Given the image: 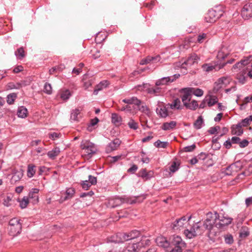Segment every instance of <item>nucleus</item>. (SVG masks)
<instances>
[{
	"label": "nucleus",
	"instance_id": "obj_32",
	"mask_svg": "<svg viewBox=\"0 0 252 252\" xmlns=\"http://www.w3.org/2000/svg\"><path fill=\"white\" fill-rule=\"evenodd\" d=\"M236 68V69H237ZM239 70H241L239 74L237 75V78L239 80V82L242 84H244L245 82L246 77L245 74L246 72L244 67L242 68H238Z\"/></svg>",
	"mask_w": 252,
	"mask_h": 252
},
{
	"label": "nucleus",
	"instance_id": "obj_29",
	"mask_svg": "<svg viewBox=\"0 0 252 252\" xmlns=\"http://www.w3.org/2000/svg\"><path fill=\"white\" fill-rule=\"evenodd\" d=\"M75 193V190L73 188H70L66 189L65 192V196L62 197L61 200L63 201L72 198Z\"/></svg>",
	"mask_w": 252,
	"mask_h": 252
},
{
	"label": "nucleus",
	"instance_id": "obj_53",
	"mask_svg": "<svg viewBox=\"0 0 252 252\" xmlns=\"http://www.w3.org/2000/svg\"><path fill=\"white\" fill-rule=\"evenodd\" d=\"M44 92L47 94H51L52 88L50 84L46 83L44 86Z\"/></svg>",
	"mask_w": 252,
	"mask_h": 252
},
{
	"label": "nucleus",
	"instance_id": "obj_60",
	"mask_svg": "<svg viewBox=\"0 0 252 252\" xmlns=\"http://www.w3.org/2000/svg\"><path fill=\"white\" fill-rule=\"evenodd\" d=\"M224 241L226 244H231L233 242V238L231 235H227L224 237Z\"/></svg>",
	"mask_w": 252,
	"mask_h": 252
},
{
	"label": "nucleus",
	"instance_id": "obj_43",
	"mask_svg": "<svg viewBox=\"0 0 252 252\" xmlns=\"http://www.w3.org/2000/svg\"><path fill=\"white\" fill-rule=\"evenodd\" d=\"M202 68L203 71L209 72L215 69V66L209 63H206L202 65Z\"/></svg>",
	"mask_w": 252,
	"mask_h": 252
},
{
	"label": "nucleus",
	"instance_id": "obj_51",
	"mask_svg": "<svg viewBox=\"0 0 252 252\" xmlns=\"http://www.w3.org/2000/svg\"><path fill=\"white\" fill-rule=\"evenodd\" d=\"M192 94L196 96H201L203 94V91L200 89L192 88Z\"/></svg>",
	"mask_w": 252,
	"mask_h": 252
},
{
	"label": "nucleus",
	"instance_id": "obj_38",
	"mask_svg": "<svg viewBox=\"0 0 252 252\" xmlns=\"http://www.w3.org/2000/svg\"><path fill=\"white\" fill-rule=\"evenodd\" d=\"M28 110L27 108L24 106L19 107L17 111V115L20 118H25L27 116Z\"/></svg>",
	"mask_w": 252,
	"mask_h": 252
},
{
	"label": "nucleus",
	"instance_id": "obj_56",
	"mask_svg": "<svg viewBox=\"0 0 252 252\" xmlns=\"http://www.w3.org/2000/svg\"><path fill=\"white\" fill-rule=\"evenodd\" d=\"M99 121V120L97 118H95L94 119L91 120V122L88 126V130L89 131H92V127L96 125Z\"/></svg>",
	"mask_w": 252,
	"mask_h": 252
},
{
	"label": "nucleus",
	"instance_id": "obj_50",
	"mask_svg": "<svg viewBox=\"0 0 252 252\" xmlns=\"http://www.w3.org/2000/svg\"><path fill=\"white\" fill-rule=\"evenodd\" d=\"M127 125L130 129L136 130L138 128V125L133 119H130L127 123Z\"/></svg>",
	"mask_w": 252,
	"mask_h": 252
},
{
	"label": "nucleus",
	"instance_id": "obj_48",
	"mask_svg": "<svg viewBox=\"0 0 252 252\" xmlns=\"http://www.w3.org/2000/svg\"><path fill=\"white\" fill-rule=\"evenodd\" d=\"M71 96V93L68 90L63 91L61 94V97L63 100H67Z\"/></svg>",
	"mask_w": 252,
	"mask_h": 252
},
{
	"label": "nucleus",
	"instance_id": "obj_44",
	"mask_svg": "<svg viewBox=\"0 0 252 252\" xmlns=\"http://www.w3.org/2000/svg\"><path fill=\"white\" fill-rule=\"evenodd\" d=\"M203 120L201 116H199L194 123V126L196 129H200L202 127Z\"/></svg>",
	"mask_w": 252,
	"mask_h": 252
},
{
	"label": "nucleus",
	"instance_id": "obj_57",
	"mask_svg": "<svg viewBox=\"0 0 252 252\" xmlns=\"http://www.w3.org/2000/svg\"><path fill=\"white\" fill-rule=\"evenodd\" d=\"M49 138L53 140H55L60 138V136H61V133H57V132L50 133L49 134Z\"/></svg>",
	"mask_w": 252,
	"mask_h": 252
},
{
	"label": "nucleus",
	"instance_id": "obj_35",
	"mask_svg": "<svg viewBox=\"0 0 252 252\" xmlns=\"http://www.w3.org/2000/svg\"><path fill=\"white\" fill-rule=\"evenodd\" d=\"M229 79L226 77H222L219 78L218 81L215 83L218 86V89L221 88L222 85H225L229 83Z\"/></svg>",
	"mask_w": 252,
	"mask_h": 252
},
{
	"label": "nucleus",
	"instance_id": "obj_25",
	"mask_svg": "<svg viewBox=\"0 0 252 252\" xmlns=\"http://www.w3.org/2000/svg\"><path fill=\"white\" fill-rule=\"evenodd\" d=\"M169 76L168 77H164L161 79L158 80L156 82V86H164L169 84L172 82Z\"/></svg>",
	"mask_w": 252,
	"mask_h": 252
},
{
	"label": "nucleus",
	"instance_id": "obj_41",
	"mask_svg": "<svg viewBox=\"0 0 252 252\" xmlns=\"http://www.w3.org/2000/svg\"><path fill=\"white\" fill-rule=\"evenodd\" d=\"M157 112L161 117L165 118L168 116V112L165 107H161L159 110L157 108Z\"/></svg>",
	"mask_w": 252,
	"mask_h": 252
},
{
	"label": "nucleus",
	"instance_id": "obj_46",
	"mask_svg": "<svg viewBox=\"0 0 252 252\" xmlns=\"http://www.w3.org/2000/svg\"><path fill=\"white\" fill-rule=\"evenodd\" d=\"M17 94L16 93H11L7 96V102L9 104H11L17 98Z\"/></svg>",
	"mask_w": 252,
	"mask_h": 252
},
{
	"label": "nucleus",
	"instance_id": "obj_59",
	"mask_svg": "<svg viewBox=\"0 0 252 252\" xmlns=\"http://www.w3.org/2000/svg\"><path fill=\"white\" fill-rule=\"evenodd\" d=\"M49 171V168L44 166H40L39 168V175H42L43 173L46 174Z\"/></svg>",
	"mask_w": 252,
	"mask_h": 252
},
{
	"label": "nucleus",
	"instance_id": "obj_1",
	"mask_svg": "<svg viewBox=\"0 0 252 252\" xmlns=\"http://www.w3.org/2000/svg\"><path fill=\"white\" fill-rule=\"evenodd\" d=\"M212 229L216 227L220 229H222L232 222V219L223 215H220L218 213L213 214L211 212L207 213Z\"/></svg>",
	"mask_w": 252,
	"mask_h": 252
},
{
	"label": "nucleus",
	"instance_id": "obj_11",
	"mask_svg": "<svg viewBox=\"0 0 252 252\" xmlns=\"http://www.w3.org/2000/svg\"><path fill=\"white\" fill-rule=\"evenodd\" d=\"M241 15L245 19L252 17V3L249 2L244 5L241 10Z\"/></svg>",
	"mask_w": 252,
	"mask_h": 252
},
{
	"label": "nucleus",
	"instance_id": "obj_23",
	"mask_svg": "<svg viewBox=\"0 0 252 252\" xmlns=\"http://www.w3.org/2000/svg\"><path fill=\"white\" fill-rule=\"evenodd\" d=\"M122 102L128 104H134L136 106H139L141 104V101L136 97L133 96L129 98H125L122 100Z\"/></svg>",
	"mask_w": 252,
	"mask_h": 252
},
{
	"label": "nucleus",
	"instance_id": "obj_39",
	"mask_svg": "<svg viewBox=\"0 0 252 252\" xmlns=\"http://www.w3.org/2000/svg\"><path fill=\"white\" fill-rule=\"evenodd\" d=\"M250 235V231L248 227L243 226L239 233V237L241 238H244L248 237Z\"/></svg>",
	"mask_w": 252,
	"mask_h": 252
},
{
	"label": "nucleus",
	"instance_id": "obj_10",
	"mask_svg": "<svg viewBox=\"0 0 252 252\" xmlns=\"http://www.w3.org/2000/svg\"><path fill=\"white\" fill-rule=\"evenodd\" d=\"M137 243H129L124 250V252H137L139 249L144 246V240L140 239Z\"/></svg>",
	"mask_w": 252,
	"mask_h": 252
},
{
	"label": "nucleus",
	"instance_id": "obj_54",
	"mask_svg": "<svg viewBox=\"0 0 252 252\" xmlns=\"http://www.w3.org/2000/svg\"><path fill=\"white\" fill-rule=\"evenodd\" d=\"M179 166V164L176 161H174L170 166L169 170L171 172L174 173L178 170Z\"/></svg>",
	"mask_w": 252,
	"mask_h": 252
},
{
	"label": "nucleus",
	"instance_id": "obj_61",
	"mask_svg": "<svg viewBox=\"0 0 252 252\" xmlns=\"http://www.w3.org/2000/svg\"><path fill=\"white\" fill-rule=\"evenodd\" d=\"M119 110L122 111H125L127 113H131L132 111L131 107L128 105L122 106L121 108H120Z\"/></svg>",
	"mask_w": 252,
	"mask_h": 252
},
{
	"label": "nucleus",
	"instance_id": "obj_20",
	"mask_svg": "<svg viewBox=\"0 0 252 252\" xmlns=\"http://www.w3.org/2000/svg\"><path fill=\"white\" fill-rule=\"evenodd\" d=\"M39 189L36 188L32 189L29 193V197L32 199L33 203H36L38 202V193L39 192Z\"/></svg>",
	"mask_w": 252,
	"mask_h": 252
},
{
	"label": "nucleus",
	"instance_id": "obj_14",
	"mask_svg": "<svg viewBox=\"0 0 252 252\" xmlns=\"http://www.w3.org/2000/svg\"><path fill=\"white\" fill-rule=\"evenodd\" d=\"M171 244L174 247L184 249L186 247V243L182 240L181 237L174 236L171 241Z\"/></svg>",
	"mask_w": 252,
	"mask_h": 252
},
{
	"label": "nucleus",
	"instance_id": "obj_33",
	"mask_svg": "<svg viewBox=\"0 0 252 252\" xmlns=\"http://www.w3.org/2000/svg\"><path fill=\"white\" fill-rule=\"evenodd\" d=\"M35 172L36 166L32 164H29L27 168V176L30 178H32L34 175Z\"/></svg>",
	"mask_w": 252,
	"mask_h": 252
},
{
	"label": "nucleus",
	"instance_id": "obj_16",
	"mask_svg": "<svg viewBox=\"0 0 252 252\" xmlns=\"http://www.w3.org/2000/svg\"><path fill=\"white\" fill-rule=\"evenodd\" d=\"M110 83L107 80H103L97 84L94 91V94L97 95L98 92L105 89L108 87Z\"/></svg>",
	"mask_w": 252,
	"mask_h": 252
},
{
	"label": "nucleus",
	"instance_id": "obj_22",
	"mask_svg": "<svg viewBox=\"0 0 252 252\" xmlns=\"http://www.w3.org/2000/svg\"><path fill=\"white\" fill-rule=\"evenodd\" d=\"M242 126L238 123L231 126V133L233 135H241L243 133Z\"/></svg>",
	"mask_w": 252,
	"mask_h": 252
},
{
	"label": "nucleus",
	"instance_id": "obj_40",
	"mask_svg": "<svg viewBox=\"0 0 252 252\" xmlns=\"http://www.w3.org/2000/svg\"><path fill=\"white\" fill-rule=\"evenodd\" d=\"M22 87V84L21 83H14L10 82L7 85V89H19Z\"/></svg>",
	"mask_w": 252,
	"mask_h": 252
},
{
	"label": "nucleus",
	"instance_id": "obj_5",
	"mask_svg": "<svg viewBox=\"0 0 252 252\" xmlns=\"http://www.w3.org/2000/svg\"><path fill=\"white\" fill-rule=\"evenodd\" d=\"M149 86V84L146 83L137 86V88L139 91L146 92L155 96L159 95L162 93L161 87L156 86L155 87L150 88Z\"/></svg>",
	"mask_w": 252,
	"mask_h": 252
},
{
	"label": "nucleus",
	"instance_id": "obj_58",
	"mask_svg": "<svg viewBox=\"0 0 252 252\" xmlns=\"http://www.w3.org/2000/svg\"><path fill=\"white\" fill-rule=\"evenodd\" d=\"M81 186L85 190H88L92 186L91 184L87 180L82 182Z\"/></svg>",
	"mask_w": 252,
	"mask_h": 252
},
{
	"label": "nucleus",
	"instance_id": "obj_3",
	"mask_svg": "<svg viewBox=\"0 0 252 252\" xmlns=\"http://www.w3.org/2000/svg\"><path fill=\"white\" fill-rule=\"evenodd\" d=\"M9 234L12 236H16L20 234L22 230V223L20 220L13 218L9 222Z\"/></svg>",
	"mask_w": 252,
	"mask_h": 252
},
{
	"label": "nucleus",
	"instance_id": "obj_47",
	"mask_svg": "<svg viewBox=\"0 0 252 252\" xmlns=\"http://www.w3.org/2000/svg\"><path fill=\"white\" fill-rule=\"evenodd\" d=\"M15 55L19 59H22L25 57V52L23 48H18L15 52Z\"/></svg>",
	"mask_w": 252,
	"mask_h": 252
},
{
	"label": "nucleus",
	"instance_id": "obj_49",
	"mask_svg": "<svg viewBox=\"0 0 252 252\" xmlns=\"http://www.w3.org/2000/svg\"><path fill=\"white\" fill-rule=\"evenodd\" d=\"M252 121V116H249L248 117L243 119L239 124L242 126H246L250 124V123Z\"/></svg>",
	"mask_w": 252,
	"mask_h": 252
},
{
	"label": "nucleus",
	"instance_id": "obj_7",
	"mask_svg": "<svg viewBox=\"0 0 252 252\" xmlns=\"http://www.w3.org/2000/svg\"><path fill=\"white\" fill-rule=\"evenodd\" d=\"M192 88H184L180 90L179 92L182 94L181 98L183 104L187 102H189L192 97Z\"/></svg>",
	"mask_w": 252,
	"mask_h": 252
},
{
	"label": "nucleus",
	"instance_id": "obj_52",
	"mask_svg": "<svg viewBox=\"0 0 252 252\" xmlns=\"http://www.w3.org/2000/svg\"><path fill=\"white\" fill-rule=\"evenodd\" d=\"M168 143L167 142H161L160 140H157L155 142L154 145L156 147H160L165 148L167 147Z\"/></svg>",
	"mask_w": 252,
	"mask_h": 252
},
{
	"label": "nucleus",
	"instance_id": "obj_12",
	"mask_svg": "<svg viewBox=\"0 0 252 252\" xmlns=\"http://www.w3.org/2000/svg\"><path fill=\"white\" fill-rule=\"evenodd\" d=\"M252 61V55H249L247 57H245L244 59L242 60L240 62H238L235 64L233 67L232 69L235 70L236 68H242L244 67L245 65L248 64Z\"/></svg>",
	"mask_w": 252,
	"mask_h": 252
},
{
	"label": "nucleus",
	"instance_id": "obj_2",
	"mask_svg": "<svg viewBox=\"0 0 252 252\" xmlns=\"http://www.w3.org/2000/svg\"><path fill=\"white\" fill-rule=\"evenodd\" d=\"M193 227L195 231L197 236L203 234L206 230H207L209 233H211L213 230L211 224L210 223L207 215H206V219L203 222H201L199 221L195 223L193 225Z\"/></svg>",
	"mask_w": 252,
	"mask_h": 252
},
{
	"label": "nucleus",
	"instance_id": "obj_63",
	"mask_svg": "<svg viewBox=\"0 0 252 252\" xmlns=\"http://www.w3.org/2000/svg\"><path fill=\"white\" fill-rule=\"evenodd\" d=\"M196 147L195 144H192L190 146H188L184 148V151L186 152H190L193 151Z\"/></svg>",
	"mask_w": 252,
	"mask_h": 252
},
{
	"label": "nucleus",
	"instance_id": "obj_21",
	"mask_svg": "<svg viewBox=\"0 0 252 252\" xmlns=\"http://www.w3.org/2000/svg\"><path fill=\"white\" fill-rule=\"evenodd\" d=\"M155 241L158 246L163 248H167L169 245L166 238L163 236L158 237Z\"/></svg>",
	"mask_w": 252,
	"mask_h": 252
},
{
	"label": "nucleus",
	"instance_id": "obj_37",
	"mask_svg": "<svg viewBox=\"0 0 252 252\" xmlns=\"http://www.w3.org/2000/svg\"><path fill=\"white\" fill-rule=\"evenodd\" d=\"M80 111L78 109H75L73 110L71 113L70 115V119L74 121H79V119L80 118Z\"/></svg>",
	"mask_w": 252,
	"mask_h": 252
},
{
	"label": "nucleus",
	"instance_id": "obj_18",
	"mask_svg": "<svg viewBox=\"0 0 252 252\" xmlns=\"http://www.w3.org/2000/svg\"><path fill=\"white\" fill-rule=\"evenodd\" d=\"M125 234V241H128L130 240H133L134 239H137L140 235V232L136 230H134L131 231V232L127 233Z\"/></svg>",
	"mask_w": 252,
	"mask_h": 252
},
{
	"label": "nucleus",
	"instance_id": "obj_30",
	"mask_svg": "<svg viewBox=\"0 0 252 252\" xmlns=\"http://www.w3.org/2000/svg\"><path fill=\"white\" fill-rule=\"evenodd\" d=\"M176 122L175 121H171L163 124L161 128L164 130H169L173 129L176 126Z\"/></svg>",
	"mask_w": 252,
	"mask_h": 252
},
{
	"label": "nucleus",
	"instance_id": "obj_17",
	"mask_svg": "<svg viewBox=\"0 0 252 252\" xmlns=\"http://www.w3.org/2000/svg\"><path fill=\"white\" fill-rule=\"evenodd\" d=\"M23 176V170L22 169L16 170L12 171V176L11 181L16 182L21 180Z\"/></svg>",
	"mask_w": 252,
	"mask_h": 252
},
{
	"label": "nucleus",
	"instance_id": "obj_15",
	"mask_svg": "<svg viewBox=\"0 0 252 252\" xmlns=\"http://www.w3.org/2000/svg\"><path fill=\"white\" fill-rule=\"evenodd\" d=\"M125 234L122 233H119L116 235H114L110 237L108 240L110 242L115 243H119L125 241Z\"/></svg>",
	"mask_w": 252,
	"mask_h": 252
},
{
	"label": "nucleus",
	"instance_id": "obj_28",
	"mask_svg": "<svg viewBox=\"0 0 252 252\" xmlns=\"http://www.w3.org/2000/svg\"><path fill=\"white\" fill-rule=\"evenodd\" d=\"M209 107L212 106L218 102V98L215 95H209L205 98Z\"/></svg>",
	"mask_w": 252,
	"mask_h": 252
},
{
	"label": "nucleus",
	"instance_id": "obj_4",
	"mask_svg": "<svg viewBox=\"0 0 252 252\" xmlns=\"http://www.w3.org/2000/svg\"><path fill=\"white\" fill-rule=\"evenodd\" d=\"M191 218V216H189L188 219L184 216L179 219H177L171 224V227L176 231H179L187 228Z\"/></svg>",
	"mask_w": 252,
	"mask_h": 252
},
{
	"label": "nucleus",
	"instance_id": "obj_8",
	"mask_svg": "<svg viewBox=\"0 0 252 252\" xmlns=\"http://www.w3.org/2000/svg\"><path fill=\"white\" fill-rule=\"evenodd\" d=\"M222 13L217 12L215 9L209 10L205 17V20L207 23H214L221 17Z\"/></svg>",
	"mask_w": 252,
	"mask_h": 252
},
{
	"label": "nucleus",
	"instance_id": "obj_27",
	"mask_svg": "<svg viewBox=\"0 0 252 252\" xmlns=\"http://www.w3.org/2000/svg\"><path fill=\"white\" fill-rule=\"evenodd\" d=\"M184 106L188 109L194 110H195L198 106L197 101L193 100L192 101H190L189 102H185L184 104Z\"/></svg>",
	"mask_w": 252,
	"mask_h": 252
},
{
	"label": "nucleus",
	"instance_id": "obj_64",
	"mask_svg": "<svg viewBox=\"0 0 252 252\" xmlns=\"http://www.w3.org/2000/svg\"><path fill=\"white\" fill-rule=\"evenodd\" d=\"M206 34L204 33L199 34L197 37V41L199 43H202L203 40L206 38Z\"/></svg>",
	"mask_w": 252,
	"mask_h": 252
},
{
	"label": "nucleus",
	"instance_id": "obj_6",
	"mask_svg": "<svg viewBox=\"0 0 252 252\" xmlns=\"http://www.w3.org/2000/svg\"><path fill=\"white\" fill-rule=\"evenodd\" d=\"M81 147L84 150L85 156L91 157L93 154L95 153L96 148L94 144L89 141H85L81 144Z\"/></svg>",
	"mask_w": 252,
	"mask_h": 252
},
{
	"label": "nucleus",
	"instance_id": "obj_42",
	"mask_svg": "<svg viewBox=\"0 0 252 252\" xmlns=\"http://www.w3.org/2000/svg\"><path fill=\"white\" fill-rule=\"evenodd\" d=\"M112 122L116 125L119 124L122 121L121 117L116 113H112L111 115Z\"/></svg>",
	"mask_w": 252,
	"mask_h": 252
},
{
	"label": "nucleus",
	"instance_id": "obj_62",
	"mask_svg": "<svg viewBox=\"0 0 252 252\" xmlns=\"http://www.w3.org/2000/svg\"><path fill=\"white\" fill-rule=\"evenodd\" d=\"M220 129V127L219 126H216L210 128V129L208 130V132L211 134H215Z\"/></svg>",
	"mask_w": 252,
	"mask_h": 252
},
{
	"label": "nucleus",
	"instance_id": "obj_26",
	"mask_svg": "<svg viewBox=\"0 0 252 252\" xmlns=\"http://www.w3.org/2000/svg\"><path fill=\"white\" fill-rule=\"evenodd\" d=\"M60 149L56 147L47 153V156L50 159H54L60 153Z\"/></svg>",
	"mask_w": 252,
	"mask_h": 252
},
{
	"label": "nucleus",
	"instance_id": "obj_24",
	"mask_svg": "<svg viewBox=\"0 0 252 252\" xmlns=\"http://www.w3.org/2000/svg\"><path fill=\"white\" fill-rule=\"evenodd\" d=\"M184 234L189 239L193 238L197 236L194 229H193V225L190 229L186 228L184 230Z\"/></svg>",
	"mask_w": 252,
	"mask_h": 252
},
{
	"label": "nucleus",
	"instance_id": "obj_19",
	"mask_svg": "<svg viewBox=\"0 0 252 252\" xmlns=\"http://www.w3.org/2000/svg\"><path fill=\"white\" fill-rule=\"evenodd\" d=\"M169 105L170 108L173 110H182L185 107L184 105H182L181 100L178 98L174 99Z\"/></svg>",
	"mask_w": 252,
	"mask_h": 252
},
{
	"label": "nucleus",
	"instance_id": "obj_31",
	"mask_svg": "<svg viewBox=\"0 0 252 252\" xmlns=\"http://www.w3.org/2000/svg\"><path fill=\"white\" fill-rule=\"evenodd\" d=\"M239 163L236 162L235 163L231 164L230 166H228L226 170L227 171V175H231L232 174V172H236L239 170L240 168L239 166L237 165Z\"/></svg>",
	"mask_w": 252,
	"mask_h": 252
},
{
	"label": "nucleus",
	"instance_id": "obj_36",
	"mask_svg": "<svg viewBox=\"0 0 252 252\" xmlns=\"http://www.w3.org/2000/svg\"><path fill=\"white\" fill-rule=\"evenodd\" d=\"M139 176L145 179L146 180L150 179L152 177V173L151 171L147 172L145 169H143L139 172Z\"/></svg>",
	"mask_w": 252,
	"mask_h": 252
},
{
	"label": "nucleus",
	"instance_id": "obj_13",
	"mask_svg": "<svg viewBox=\"0 0 252 252\" xmlns=\"http://www.w3.org/2000/svg\"><path fill=\"white\" fill-rule=\"evenodd\" d=\"M121 142L119 139H115L113 141L109 143L106 148V152L107 153L116 150L120 146Z\"/></svg>",
	"mask_w": 252,
	"mask_h": 252
},
{
	"label": "nucleus",
	"instance_id": "obj_55",
	"mask_svg": "<svg viewBox=\"0 0 252 252\" xmlns=\"http://www.w3.org/2000/svg\"><path fill=\"white\" fill-rule=\"evenodd\" d=\"M12 197L11 196H6L3 199V204L6 207H9L11 205Z\"/></svg>",
	"mask_w": 252,
	"mask_h": 252
},
{
	"label": "nucleus",
	"instance_id": "obj_34",
	"mask_svg": "<svg viewBox=\"0 0 252 252\" xmlns=\"http://www.w3.org/2000/svg\"><path fill=\"white\" fill-rule=\"evenodd\" d=\"M137 197H126L121 199V200L122 203H126L130 204H132L134 203H136V202H139V201H137Z\"/></svg>",
	"mask_w": 252,
	"mask_h": 252
},
{
	"label": "nucleus",
	"instance_id": "obj_45",
	"mask_svg": "<svg viewBox=\"0 0 252 252\" xmlns=\"http://www.w3.org/2000/svg\"><path fill=\"white\" fill-rule=\"evenodd\" d=\"M19 202L20 207L22 209L26 208L29 203L28 197L24 196L21 201H19Z\"/></svg>",
	"mask_w": 252,
	"mask_h": 252
},
{
	"label": "nucleus",
	"instance_id": "obj_9",
	"mask_svg": "<svg viewBox=\"0 0 252 252\" xmlns=\"http://www.w3.org/2000/svg\"><path fill=\"white\" fill-rule=\"evenodd\" d=\"M199 60L200 58L196 54H191L188 59L182 63L181 67L186 69L187 67L190 66L194 63H197Z\"/></svg>",
	"mask_w": 252,
	"mask_h": 252
}]
</instances>
